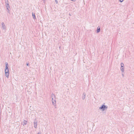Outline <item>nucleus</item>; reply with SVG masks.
Listing matches in <instances>:
<instances>
[{"label":"nucleus","instance_id":"4","mask_svg":"<svg viewBox=\"0 0 134 134\" xmlns=\"http://www.w3.org/2000/svg\"><path fill=\"white\" fill-rule=\"evenodd\" d=\"M34 123V127L36 129L37 127V121L36 120H35Z\"/></svg>","mask_w":134,"mask_h":134},{"label":"nucleus","instance_id":"3","mask_svg":"<svg viewBox=\"0 0 134 134\" xmlns=\"http://www.w3.org/2000/svg\"><path fill=\"white\" fill-rule=\"evenodd\" d=\"M6 7L7 9H8V8H10L9 5L8 1V0H5Z\"/></svg>","mask_w":134,"mask_h":134},{"label":"nucleus","instance_id":"15","mask_svg":"<svg viewBox=\"0 0 134 134\" xmlns=\"http://www.w3.org/2000/svg\"><path fill=\"white\" fill-rule=\"evenodd\" d=\"M55 3L56 4H58V2L57 1V0H55Z\"/></svg>","mask_w":134,"mask_h":134},{"label":"nucleus","instance_id":"13","mask_svg":"<svg viewBox=\"0 0 134 134\" xmlns=\"http://www.w3.org/2000/svg\"><path fill=\"white\" fill-rule=\"evenodd\" d=\"M121 68L124 67V65L123 63H121Z\"/></svg>","mask_w":134,"mask_h":134},{"label":"nucleus","instance_id":"21","mask_svg":"<svg viewBox=\"0 0 134 134\" xmlns=\"http://www.w3.org/2000/svg\"><path fill=\"white\" fill-rule=\"evenodd\" d=\"M122 76H123V77L124 76V74H122Z\"/></svg>","mask_w":134,"mask_h":134},{"label":"nucleus","instance_id":"20","mask_svg":"<svg viewBox=\"0 0 134 134\" xmlns=\"http://www.w3.org/2000/svg\"><path fill=\"white\" fill-rule=\"evenodd\" d=\"M69 15L70 16H71V14H69Z\"/></svg>","mask_w":134,"mask_h":134},{"label":"nucleus","instance_id":"8","mask_svg":"<svg viewBox=\"0 0 134 134\" xmlns=\"http://www.w3.org/2000/svg\"><path fill=\"white\" fill-rule=\"evenodd\" d=\"M27 121L25 120H24L23 122H22V124L23 126L26 125L27 124Z\"/></svg>","mask_w":134,"mask_h":134},{"label":"nucleus","instance_id":"6","mask_svg":"<svg viewBox=\"0 0 134 134\" xmlns=\"http://www.w3.org/2000/svg\"><path fill=\"white\" fill-rule=\"evenodd\" d=\"M2 28L3 29L6 30V26L4 24V23L3 22H2Z\"/></svg>","mask_w":134,"mask_h":134},{"label":"nucleus","instance_id":"17","mask_svg":"<svg viewBox=\"0 0 134 134\" xmlns=\"http://www.w3.org/2000/svg\"><path fill=\"white\" fill-rule=\"evenodd\" d=\"M26 65L27 66H30V65L28 63H27L26 64Z\"/></svg>","mask_w":134,"mask_h":134},{"label":"nucleus","instance_id":"10","mask_svg":"<svg viewBox=\"0 0 134 134\" xmlns=\"http://www.w3.org/2000/svg\"><path fill=\"white\" fill-rule=\"evenodd\" d=\"M100 27H99V26H98L97 28V30L96 32L97 33H98L100 32Z\"/></svg>","mask_w":134,"mask_h":134},{"label":"nucleus","instance_id":"12","mask_svg":"<svg viewBox=\"0 0 134 134\" xmlns=\"http://www.w3.org/2000/svg\"><path fill=\"white\" fill-rule=\"evenodd\" d=\"M52 98H53V99H54L55 98V95L53 94V93H52Z\"/></svg>","mask_w":134,"mask_h":134},{"label":"nucleus","instance_id":"5","mask_svg":"<svg viewBox=\"0 0 134 134\" xmlns=\"http://www.w3.org/2000/svg\"><path fill=\"white\" fill-rule=\"evenodd\" d=\"M52 102L53 105H54L55 107L56 106V101L55 99H53V98H52Z\"/></svg>","mask_w":134,"mask_h":134},{"label":"nucleus","instance_id":"14","mask_svg":"<svg viewBox=\"0 0 134 134\" xmlns=\"http://www.w3.org/2000/svg\"><path fill=\"white\" fill-rule=\"evenodd\" d=\"M121 70L122 72H123L124 71V69L123 68H121Z\"/></svg>","mask_w":134,"mask_h":134},{"label":"nucleus","instance_id":"2","mask_svg":"<svg viewBox=\"0 0 134 134\" xmlns=\"http://www.w3.org/2000/svg\"><path fill=\"white\" fill-rule=\"evenodd\" d=\"M5 75L7 78L9 77V70H5Z\"/></svg>","mask_w":134,"mask_h":134},{"label":"nucleus","instance_id":"7","mask_svg":"<svg viewBox=\"0 0 134 134\" xmlns=\"http://www.w3.org/2000/svg\"><path fill=\"white\" fill-rule=\"evenodd\" d=\"M5 70H9L8 69V67H9V65L8 64V63L7 62H5Z\"/></svg>","mask_w":134,"mask_h":134},{"label":"nucleus","instance_id":"19","mask_svg":"<svg viewBox=\"0 0 134 134\" xmlns=\"http://www.w3.org/2000/svg\"><path fill=\"white\" fill-rule=\"evenodd\" d=\"M38 134H41V133H40V132H38Z\"/></svg>","mask_w":134,"mask_h":134},{"label":"nucleus","instance_id":"9","mask_svg":"<svg viewBox=\"0 0 134 134\" xmlns=\"http://www.w3.org/2000/svg\"><path fill=\"white\" fill-rule=\"evenodd\" d=\"M32 16L34 20L36 19V17L35 14L33 12L32 13Z\"/></svg>","mask_w":134,"mask_h":134},{"label":"nucleus","instance_id":"18","mask_svg":"<svg viewBox=\"0 0 134 134\" xmlns=\"http://www.w3.org/2000/svg\"><path fill=\"white\" fill-rule=\"evenodd\" d=\"M124 0H120V2H122Z\"/></svg>","mask_w":134,"mask_h":134},{"label":"nucleus","instance_id":"1","mask_svg":"<svg viewBox=\"0 0 134 134\" xmlns=\"http://www.w3.org/2000/svg\"><path fill=\"white\" fill-rule=\"evenodd\" d=\"M107 108L108 107L107 106L103 104L100 107H99V109L100 110L104 111L106 109H107Z\"/></svg>","mask_w":134,"mask_h":134},{"label":"nucleus","instance_id":"16","mask_svg":"<svg viewBox=\"0 0 134 134\" xmlns=\"http://www.w3.org/2000/svg\"><path fill=\"white\" fill-rule=\"evenodd\" d=\"M7 12H8L9 14V8H8V9H7Z\"/></svg>","mask_w":134,"mask_h":134},{"label":"nucleus","instance_id":"11","mask_svg":"<svg viewBox=\"0 0 134 134\" xmlns=\"http://www.w3.org/2000/svg\"><path fill=\"white\" fill-rule=\"evenodd\" d=\"M85 96H86V93H85L84 92L83 93V96L82 97V99L83 100H84L85 99Z\"/></svg>","mask_w":134,"mask_h":134}]
</instances>
